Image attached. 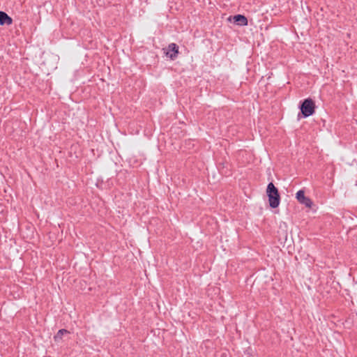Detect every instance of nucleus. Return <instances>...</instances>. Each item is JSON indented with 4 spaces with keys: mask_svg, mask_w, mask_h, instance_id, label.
I'll return each mask as SVG.
<instances>
[{
    "mask_svg": "<svg viewBox=\"0 0 357 357\" xmlns=\"http://www.w3.org/2000/svg\"><path fill=\"white\" fill-rule=\"evenodd\" d=\"M316 108L314 100L310 98H305L299 102L300 112L298 114V119H305L312 116L315 113Z\"/></svg>",
    "mask_w": 357,
    "mask_h": 357,
    "instance_id": "nucleus-1",
    "label": "nucleus"
},
{
    "mask_svg": "<svg viewBox=\"0 0 357 357\" xmlns=\"http://www.w3.org/2000/svg\"><path fill=\"white\" fill-rule=\"evenodd\" d=\"M266 195L268 199L269 206L272 208H276L280 204V194L277 187L273 182H270L266 187Z\"/></svg>",
    "mask_w": 357,
    "mask_h": 357,
    "instance_id": "nucleus-2",
    "label": "nucleus"
},
{
    "mask_svg": "<svg viewBox=\"0 0 357 357\" xmlns=\"http://www.w3.org/2000/svg\"><path fill=\"white\" fill-rule=\"evenodd\" d=\"M178 45L174 43H170L166 48H163L165 54L171 60H175L179 54Z\"/></svg>",
    "mask_w": 357,
    "mask_h": 357,
    "instance_id": "nucleus-3",
    "label": "nucleus"
},
{
    "mask_svg": "<svg viewBox=\"0 0 357 357\" xmlns=\"http://www.w3.org/2000/svg\"><path fill=\"white\" fill-rule=\"evenodd\" d=\"M296 198L301 204L305 205L306 207L311 208L313 204L311 199L305 196V191L303 190H299L296 193Z\"/></svg>",
    "mask_w": 357,
    "mask_h": 357,
    "instance_id": "nucleus-4",
    "label": "nucleus"
},
{
    "mask_svg": "<svg viewBox=\"0 0 357 357\" xmlns=\"http://www.w3.org/2000/svg\"><path fill=\"white\" fill-rule=\"evenodd\" d=\"M233 22L240 26H247L248 20L247 17L241 14H237L233 16Z\"/></svg>",
    "mask_w": 357,
    "mask_h": 357,
    "instance_id": "nucleus-5",
    "label": "nucleus"
},
{
    "mask_svg": "<svg viewBox=\"0 0 357 357\" xmlns=\"http://www.w3.org/2000/svg\"><path fill=\"white\" fill-rule=\"evenodd\" d=\"M13 19L6 12L1 10V26L10 25L13 23Z\"/></svg>",
    "mask_w": 357,
    "mask_h": 357,
    "instance_id": "nucleus-6",
    "label": "nucleus"
},
{
    "mask_svg": "<svg viewBox=\"0 0 357 357\" xmlns=\"http://www.w3.org/2000/svg\"><path fill=\"white\" fill-rule=\"evenodd\" d=\"M70 332L64 328L59 330L57 333L54 335V339L55 342H58L62 340V337L64 334H68Z\"/></svg>",
    "mask_w": 357,
    "mask_h": 357,
    "instance_id": "nucleus-7",
    "label": "nucleus"
},
{
    "mask_svg": "<svg viewBox=\"0 0 357 357\" xmlns=\"http://www.w3.org/2000/svg\"><path fill=\"white\" fill-rule=\"evenodd\" d=\"M1 215H2V214L3 213V210H1Z\"/></svg>",
    "mask_w": 357,
    "mask_h": 357,
    "instance_id": "nucleus-8",
    "label": "nucleus"
}]
</instances>
